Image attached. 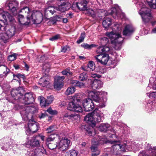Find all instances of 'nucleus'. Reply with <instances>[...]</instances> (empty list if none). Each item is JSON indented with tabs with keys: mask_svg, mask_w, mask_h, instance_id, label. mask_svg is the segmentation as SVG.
Masks as SVG:
<instances>
[{
	"mask_svg": "<svg viewBox=\"0 0 156 156\" xmlns=\"http://www.w3.org/2000/svg\"><path fill=\"white\" fill-rule=\"evenodd\" d=\"M55 138H57L58 139L59 138V136L55 134L51 135L46 139V143H49V142L53 141Z\"/></svg>",
	"mask_w": 156,
	"mask_h": 156,
	"instance_id": "31",
	"label": "nucleus"
},
{
	"mask_svg": "<svg viewBox=\"0 0 156 156\" xmlns=\"http://www.w3.org/2000/svg\"><path fill=\"white\" fill-rule=\"evenodd\" d=\"M112 23V20L110 18H105L102 22V25L104 27L106 28H108Z\"/></svg>",
	"mask_w": 156,
	"mask_h": 156,
	"instance_id": "30",
	"label": "nucleus"
},
{
	"mask_svg": "<svg viewBox=\"0 0 156 156\" xmlns=\"http://www.w3.org/2000/svg\"><path fill=\"white\" fill-rule=\"evenodd\" d=\"M78 81L76 80H71L70 83L73 86H77Z\"/></svg>",
	"mask_w": 156,
	"mask_h": 156,
	"instance_id": "60",
	"label": "nucleus"
},
{
	"mask_svg": "<svg viewBox=\"0 0 156 156\" xmlns=\"http://www.w3.org/2000/svg\"><path fill=\"white\" fill-rule=\"evenodd\" d=\"M119 112H114L112 116V121H116L117 120L118 117L119 116Z\"/></svg>",
	"mask_w": 156,
	"mask_h": 156,
	"instance_id": "45",
	"label": "nucleus"
},
{
	"mask_svg": "<svg viewBox=\"0 0 156 156\" xmlns=\"http://www.w3.org/2000/svg\"><path fill=\"white\" fill-rule=\"evenodd\" d=\"M98 129L101 132H105L107 131L110 130L112 133H115V130L108 123L101 124L99 127Z\"/></svg>",
	"mask_w": 156,
	"mask_h": 156,
	"instance_id": "22",
	"label": "nucleus"
},
{
	"mask_svg": "<svg viewBox=\"0 0 156 156\" xmlns=\"http://www.w3.org/2000/svg\"><path fill=\"white\" fill-rule=\"evenodd\" d=\"M98 2H99L100 5H105L108 4L112 3L111 0H98Z\"/></svg>",
	"mask_w": 156,
	"mask_h": 156,
	"instance_id": "37",
	"label": "nucleus"
},
{
	"mask_svg": "<svg viewBox=\"0 0 156 156\" xmlns=\"http://www.w3.org/2000/svg\"><path fill=\"white\" fill-rule=\"evenodd\" d=\"M58 1H64L62 2L60 5L58 7H56V10L61 12H64L68 10L71 8V4L68 2H66V0H57Z\"/></svg>",
	"mask_w": 156,
	"mask_h": 156,
	"instance_id": "15",
	"label": "nucleus"
},
{
	"mask_svg": "<svg viewBox=\"0 0 156 156\" xmlns=\"http://www.w3.org/2000/svg\"><path fill=\"white\" fill-rule=\"evenodd\" d=\"M121 30V27L119 25L115 24L112 27V31L106 33V35L110 39L112 43L114 45V48L116 50L120 49L121 44L123 40L119 33Z\"/></svg>",
	"mask_w": 156,
	"mask_h": 156,
	"instance_id": "3",
	"label": "nucleus"
},
{
	"mask_svg": "<svg viewBox=\"0 0 156 156\" xmlns=\"http://www.w3.org/2000/svg\"><path fill=\"white\" fill-rule=\"evenodd\" d=\"M54 86L55 88L57 90H59L63 86L62 82H55Z\"/></svg>",
	"mask_w": 156,
	"mask_h": 156,
	"instance_id": "39",
	"label": "nucleus"
},
{
	"mask_svg": "<svg viewBox=\"0 0 156 156\" xmlns=\"http://www.w3.org/2000/svg\"><path fill=\"white\" fill-rule=\"evenodd\" d=\"M84 86V84L83 83L78 81L77 87H78L80 88H82Z\"/></svg>",
	"mask_w": 156,
	"mask_h": 156,
	"instance_id": "63",
	"label": "nucleus"
},
{
	"mask_svg": "<svg viewBox=\"0 0 156 156\" xmlns=\"http://www.w3.org/2000/svg\"><path fill=\"white\" fill-rule=\"evenodd\" d=\"M108 39L106 37H104L101 39V42L103 44V46L107 45L108 43Z\"/></svg>",
	"mask_w": 156,
	"mask_h": 156,
	"instance_id": "46",
	"label": "nucleus"
},
{
	"mask_svg": "<svg viewBox=\"0 0 156 156\" xmlns=\"http://www.w3.org/2000/svg\"><path fill=\"white\" fill-rule=\"evenodd\" d=\"M75 90V89L73 87H69L68 88L65 92V94L66 95H69L73 93Z\"/></svg>",
	"mask_w": 156,
	"mask_h": 156,
	"instance_id": "35",
	"label": "nucleus"
},
{
	"mask_svg": "<svg viewBox=\"0 0 156 156\" xmlns=\"http://www.w3.org/2000/svg\"><path fill=\"white\" fill-rule=\"evenodd\" d=\"M9 13L6 12L0 13V32L5 31L9 33L10 27L7 21L9 20Z\"/></svg>",
	"mask_w": 156,
	"mask_h": 156,
	"instance_id": "7",
	"label": "nucleus"
},
{
	"mask_svg": "<svg viewBox=\"0 0 156 156\" xmlns=\"http://www.w3.org/2000/svg\"><path fill=\"white\" fill-rule=\"evenodd\" d=\"M48 79L49 76L48 75H45L40 79L39 83L43 87H45L49 83Z\"/></svg>",
	"mask_w": 156,
	"mask_h": 156,
	"instance_id": "26",
	"label": "nucleus"
},
{
	"mask_svg": "<svg viewBox=\"0 0 156 156\" xmlns=\"http://www.w3.org/2000/svg\"><path fill=\"white\" fill-rule=\"evenodd\" d=\"M59 37V35H57L50 38L49 40L52 41H54L57 39Z\"/></svg>",
	"mask_w": 156,
	"mask_h": 156,
	"instance_id": "62",
	"label": "nucleus"
},
{
	"mask_svg": "<svg viewBox=\"0 0 156 156\" xmlns=\"http://www.w3.org/2000/svg\"><path fill=\"white\" fill-rule=\"evenodd\" d=\"M58 141L56 142L57 147L60 150L63 151L69 148L71 145L70 140L67 138H61L59 136Z\"/></svg>",
	"mask_w": 156,
	"mask_h": 156,
	"instance_id": "10",
	"label": "nucleus"
},
{
	"mask_svg": "<svg viewBox=\"0 0 156 156\" xmlns=\"http://www.w3.org/2000/svg\"><path fill=\"white\" fill-rule=\"evenodd\" d=\"M38 109L36 105L34 106H25L20 109V113L24 121L29 120L28 123L29 129L26 131V133L27 135L31 133H34L36 132L38 129L39 125L37 123L32 120L31 121H30L33 117V114L36 112Z\"/></svg>",
	"mask_w": 156,
	"mask_h": 156,
	"instance_id": "2",
	"label": "nucleus"
},
{
	"mask_svg": "<svg viewBox=\"0 0 156 156\" xmlns=\"http://www.w3.org/2000/svg\"><path fill=\"white\" fill-rule=\"evenodd\" d=\"M147 1L151 8L153 9L156 8V0H147Z\"/></svg>",
	"mask_w": 156,
	"mask_h": 156,
	"instance_id": "34",
	"label": "nucleus"
},
{
	"mask_svg": "<svg viewBox=\"0 0 156 156\" xmlns=\"http://www.w3.org/2000/svg\"><path fill=\"white\" fill-rule=\"evenodd\" d=\"M79 95H76L73 98V101L69 102L68 105V109L70 111H73L77 112H82L83 109L78 104H75V103L80 102L81 101L79 98Z\"/></svg>",
	"mask_w": 156,
	"mask_h": 156,
	"instance_id": "9",
	"label": "nucleus"
},
{
	"mask_svg": "<svg viewBox=\"0 0 156 156\" xmlns=\"http://www.w3.org/2000/svg\"><path fill=\"white\" fill-rule=\"evenodd\" d=\"M9 143H7L6 144H5L2 147V148L3 150L7 151L8 150V149L9 148Z\"/></svg>",
	"mask_w": 156,
	"mask_h": 156,
	"instance_id": "58",
	"label": "nucleus"
},
{
	"mask_svg": "<svg viewBox=\"0 0 156 156\" xmlns=\"http://www.w3.org/2000/svg\"><path fill=\"white\" fill-rule=\"evenodd\" d=\"M16 77L17 78L19 79H20V78L24 79L25 78V76L24 75L18 73L16 75Z\"/></svg>",
	"mask_w": 156,
	"mask_h": 156,
	"instance_id": "61",
	"label": "nucleus"
},
{
	"mask_svg": "<svg viewBox=\"0 0 156 156\" xmlns=\"http://www.w3.org/2000/svg\"><path fill=\"white\" fill-rule=\"evenodd\" d=\"M103 10L99 9L98 11V13L101 12L100 16L101 17H103V15L106 14V12L108 13V14L112 15L113 17L116 18V17L119 18H123L124 17L125 15L124 14L122 13V14L119 12L118 9L115 7L112 8L110 10H108V11H104L103 12Z\"/></svg>",
	"mask_w": 156,
	"mask_h": 156,
	"instance_id": "12",
	"label": "nucleus"
},
{
	"mask_svg": "<svg viewBox=\"0 0 156 156\" xmlns=\"http://www.w3.org/2000/svg\"><path fill=\"white\" fill-rule=\"evenodd\" d=\"M18 56V54L10 52V61L15 60Z\"/></svg>",
	"mask_w": 156,
	"mask_h": 156,
	"instance_id": "44",
	"label": "nucleus"
},
{
	"mask_svg": "<svg viewBox=\"0 0 156 156\" xmlns=\"http://www.w3.org/2000/svg\"><path fill=\"white\" fill-rule=\"evenodd\" d=\"M23 92L21 88L12 90L11 94L12 98L25 105L32 104L34 101V97L32 93H26L23 96L22 94Z\"/></svg>",
	"mask_w": 156,
	"mask_h": 156,
	"instance_id": "4",
	"label": "nucleus"
},
{
	"mask_svg": "<svg viewBox=\"0 0 156 156\" xmlns=\"http://www.w3.org/2000/svg\"><path fill=\"white\" fill-rule=\"evenodd\" d=\"M148 96L151 98H156V92L147 93Z\"/></svg>",
	"mask_w": 156,
	"mask_h": 156,
	"instance_id": "48",
	"label": "nucleus"
},
{
	"mask_svg": "<svg viewBox=\"0 0 156 156\" xmlns=\"http://www.w3.org/2000/svg\"><path fill=\"white\" fill-rule=\"evenodd\" d=\"M46 152V150L43 148L41 149L37 148L34 151L33 150L31 152L27 151L25 156H43L42 155Z\"/></svg>",
	"mask_w": 156,
	"mask_h": 156,
	"instance_id": "16",
	"label": "nucleus"
},
{
	"mask_svg": "<svg viewBox=\"0 0 156 156\" xmlns=\"http://www.w3.org/2000/svg\"><path fill=\"white\" fill-rule=\"evenodd\" d=\"M104 47V52H108L112 54V52L109 48L106 45L103 46Z\"/></svg>",
	"mask_w": 156,
	"mask_h": 156,
	"instance_id": "56",
	"label": "nucleus"
},
{
	"mask_svg": "<svg viewBox=\"0 0 156 156\" xmlns=\"http://www.w3.org/2000/svg\"><path fill=\"white\" fill-rule=\"evenodd\" d=\"M9 33L7 32L4 33L0 34V42H3L4 43H6L9 41Z\"/></svg>",
	"mask_w": 156,
	"mask_h": 156,
	"instance_id": "27",
	"label": "nucleus"
},
{
	"mask_svg": "<svg viewBox=\"0 0 156 156\" xmlns=\"http://www.w3.org/2000/svg\"><path fill=\"white\" fill-rule=\"evenodd\" d=\"M47 115L46 112L44 113H41L39 114L38 115L39 118L40 119H43L46 116H47Z\"/></svg>",
	"mask_w": 156,
	"mask_h": 156,
	"instance_id": "59",
	"label": "nucleus"
},
{
	"mask_svg": "<svg viewBox=\"0 0 156 156\" xmlns=\"http://www.w3.org/2000/svg\"><path fill=\"white\" fill-rule=\"evenodd\" d=\"M39 145V141L35 137H33L31 139L27 138L26 142L24 144V145L28 147H37Z\"/></svg>",
	"mask_w": 156,
	"mask_h": 156,
	"instance_id": "13",
	"label": "nucleus"
},
{
	"mask_svg": "<svg viewBox=\"0 0 156 156\" xmlns=\"http://www.w3.org/2000/svg\"><path fill=\"white\" fill-rule=\"evenodd\" d=\"M84 120L87 122L90 123L92 127H94L95 124L94 117V112L86 115L84 117Z\"/></svg>",
	"mask_w": 156,
	"mask_h": 156,
	"instance_id": "20",
	"label": "nucleus"
},
{
	"mask_svg": "<svg viewBox=\"0 0 156 156\" xmlns=\"http://www.w3.org/2000/svg\"><path fill=\"white\" fill-rule=\"evenodd\" d=\"M139 5L140 7L141 6V8L138 11V13L142 17L143 21L145 23L149 22L153 18L151 9L143 6L142 3L139 4Z\"/></svg>",
	"mask_w": 156,
	"mask_h": 156,
	"instance_id": "8",
	"label": "nucleus"
},
{
	"mask_svg": "<svg viewBox=\"0 0 156 156\" xmlns=\"http://www.w3.org/2000/svg\"><path fill=\"white\" fill-rule=\"evenodd\" d=\"M62 73L63 75H66L68 76H71L73 75V73L70 70L67 69L62 71Z\"/></svg>",
	"mask_w": 156,
	"mask_h": 156,
	"instance_id": "40",
	"label": "nucleus"
},
{
	"mask_svg": "<svg viewBox=\"0 0 156 156\" xmlns=\"http://www.w3.org/2000/svg\"><path fill=\"white\" fill-rule=\"evenodd\" d=\"M69 119L72 121H79L80 119V116L76 114H72L70 115V116H69Z\"/></svg>",
	"mask_w": 156,
	"mask_h": 156,
	"instance_id": "32",
	"label": "nucleus"
},
{
	"mask_svg": "<svg viewBox=\"0 0 156 156\" xmlns=\"http://www.w3.org/2000/svg\"><path fill=\"white\" fill-rule=\"evenodd\" d=\"M90 76L91 77L94 78L96 77L99 78L101 76V75L94 73H91L90 74Z\"/></svg>",
	"mask_w": 156,
	"mask_h": 156,
	"instance_id": "54",
	"label": "nucleus"
},
{
	"mask_svg": "<svg viewBox=\"0 0 156 156\" xmlns=\"http://www.w3.org/2000/svg\"><path fill=\"white\" fill-rule=\"evenodd\" d=\"M94 121L96 125L97 122L102 121L104 119V115L102 112L98 110L97 109H95V110L94 111Z\"/></svg>",
	"mask_w": 156,
	"mask_h": 156,
	"instance_id": "21",
	"label": "nucleus"
},
{
	"mask_svg": "<svg viewBox=\"0 0 156 156\" xmlns=\"http://www.w3.org/2000/svg\"><path fill=\"white\" fill-rule=\"evenodd\" d=\"M96 52L97 53L101 54L102 53H104V46H100L98 47L96 50Z\"/></svg>",
	"mask_w": 156,
	"mask_h": 156,
	"instance_id": "50",
	"label": "nucleus"
},
{
	"mask_svg": "<svg viewBox=\"0 0 156 156\" xmlns=\"http://www.w3.org/2000/svg\"><path fill=\"white\" fill-rule=\"evenodd\" d=\"M147 149H148V151L140 152L138 156H156V147L152 148L149 145Z\"/></svg>",
	"mask_w": 156,
	"mask_h": 156,
	"instance_id": "14",
	"label": "nucleus"
},
{
	"mask_svg": "<svg viewBox=\"0 0 156 156\" xmlns=\"http://www.w3.org/2000/svg\"><path fill=\"white\" fill-rule=\"evenodd\" d=\"M17 20L19 23L22 25H27L30 23V19H27L24 18L21 15H19L17 17Z\"/></svg>",
	"mask_w": 156,
	"mask_h": 156,
	"instance_id": "24",
	"label": "nucleus"
},
{
	"mask_svg": "<svg viewBox=\"0 0 156 156\" xmlns=\"http://www.w3.org/2000/svg\"><path fill=\"white\" fill-rule=\"evenodd\" d=\"M82 69L84 71H90L93 70L95 68V65L94 62L90 61L87 65V66L82 67Z\"/></svg>",
	"mask_w": 156,
	"mask_h": 156,
	"instance_id": "28",
	"label": "nucleus"
},
{
	"mask_svg": "<svg viewBox=\"0 0 156 156\" xmlns=\"http://www.w3.org/2000/svg\"><path fill=\"white\" fill-rule=\"evenodd\" d=\"M111 143L114 144L111 149L113 151L114 154H118L117 152L119 151H126V149L129 151H131L133 150H137L136 146L133 144H131L129 143H122L117 142L115 141H112Z\"/></svg>",
	"mask_w": 156,
	"mask_h": 156,
	"instance_id": "5",
	"label": "nucleus"
},
{
	"mask_svg": "<svg viewBox=\"0 0 156 156\" xmlns=\"http://www.w3.org/2000/svg\"><path fill=\"white\" fill-rule=\"evenodd\" d=\"M54 126H50L48 127L46 129L48 133H50L54 130Z\"/></svg>",
	"mask_w": 156,
	"mask_h": 156,
	"instance_id": "57",
	"label": "nucleus"
},
{
	"mask_svg": "<svg viewBox=\"0 0 156 156\" xmlns=\"http://www.w3.org/2000/svg\"><path fill=\"white\" fill-rule=\"evenodd\" d=\"M70 50V47L68 46H62L61 51L65 53L69 51Z\"/></svg>",
	"mask_w": 156,
	"mask_h": 156,
	"instance_id": "49",
	"label": "nucleus"
},
{
	"mask_svg": "<svg viewBox=\"0 0 156 156\" xmlns=\"http://www.w3.org/2000/svg\"><path fill=\"white\" fill-rule=\"evenodd\" d=\"M46 144L49 148L51 150H53L57 147L56 145L50 143H47Z\"/></svg>",
	"mask_w": 156,
	"mask_h": 156,
	"instance_id": "51",
	"label": "nucleus"
},
{
	"mask_svg": "<svg viewBox=\"0 0 156 156\" xmlns=\"http://www.w3.org/2000/svg\"><path fill=\"white\" fill-rule=\"evenodd\" d=\"M10 25H11L12 27L11 28H12L13 29V33H14V31L16 29V27H15V23H16V21L14 18L13 17H11L10 16ZM13 34H14V33H13Z\"/></svg>",
	"mask_w": 156,
	"mask_h": 156,
	"instance_id": "36",
	"label": "nucleus"
},
{
	"mask_svg": "<svg viewBox=\"0 0 156 156\" xmlns=\"http://www.w3.org/2000/svg\"><path fill=\"white\" fill-rule=\"evenodd\" d=\"M78 153L76 150H71L66 153L64 156H77Z\"/></svg>",
	"mask_w": 156,
	"mask_h": 156,
	"instance_id": "33",
	"label": "nucleus"
},
{
	"mask_svg": "<svg viewBox=\"0 0 156 156\" xmlns=\"http://www.w3.org/2000/svg\"><path fill=\"white\" fill-rule=\"evenodd\" d=\"M17 7H12L10 8V15L12 14L13 16L16 15L17 13Z\"/></svg>",
	"mask_w": 156,
	"mask_h": 156,
	"instance_id": "43",
	"label": "nucleus"
},
{
	"mask_svg": "<svg viewBox=\"0 0 156 156\" xmlns=\"http://www.w3.org/2000/svg\"><path fill=\"white\" fill-rule=\"evenodd\" d=\"M38 99L40 101V104L41 106L46 107L52 102L54 98L51 96L47 97L46 99L44 97L40 96L38 97Z\"/></svg>",
	"mask_w": 156,
	"mask_h": 156,
	"instance_id": "17",
	"label": "nucleus"
},
{
	"mask_svg": "<svg viewBox=\"0 0 156 156\" xmlns=\"http://www.w3.org/2000/svg\"><path fill=\"white\" fill-rule=\"evenodd\" d=\"M91 85L94 90L99 89L102 86V83L99 80L95 79L93 81L90 80Z\"/></svg>",
	"mask_w": 156,
	"mask_h": 156,
	"instance_id": "25",
	"label": "nucleus"
},
{
	"mask_svg": "<svg viewBox=\"0 0 156 156\" xmlns=\"http://www.w3.org/2000/svg\"><path fill=\"white\" fill-rule=\"evenodd\" d=\"M65 77L64 76H56L55 79V82H62L63 80L64 79Z\"/></svg>",
	"mask_w": 156,
	"mask_h": 156,
	"instance_id": "47",
	"label": "nucleus"
},
{
	"mask_svg": "<svg viewBox=\"0 0 156 156\" xmlns=\"http://www.w3.org/2000/svg\"><path fill=\"white\" fill-rule=\"evenodd\" d=\"M85 37V34L84 33H82L81 34V35L79 38V39L77 40L76 42L78 44H80V43L83 41L84 38Z\"/></svg>",
	"mask_w": 156,
	"mask_h": 156,
	"instance_id": "41",
	"label": "nucleus"
},
{
	"mask_svg": "<svg viewBox=\"0 0 156 156\" xmlns=\"http://www.w3.org/2000/svg\"><path fill=\"white\" fill-rule=\"evenodd\" d=\"M21 12L27 14V18L30 19L34 24H39L42 20L43 15L39 11H34L31 13L29 8L26 7L22 9Z\"/></svg>",
	"mask_w": 156,
	"mask_h": 156,
	"instance_id": "6",
	"label": "nucleus"
},
{
	"mask_svg": "<svg viewBox=\"0 0 156 156\" xmlns=\"http://www.w3.org/2000/svg\"><path fill=\"white\" fill-rule=\"evenodd\" d=\"M51 9H50L49 12L51 13L52 14H53L55 12L54 10L55 9L56 10V7H55L54 6H51Z\"/></svg>",
	"mask_w": 156,
	"mask_h": 156,
	"instance_id": "64",
	"label": "nucleus"
},
{
	"mask_svg": "<svg viewBox=\"0 0 156 156\" xmlns=\"http://www.w3.org/2000/svg\"><path fill=\"white\" fill-rule=\"evenodd\" d=\"M101 136L97 135L92 140V144L94 145L91 147V150L93 152L92 154V156H97L100 154V150L98 149L96 145H99L102 143L101 142Z\"/></svg>",
	"mask_w": 156,
	"mask_h": 156,
	"instance_id": "11",
	"label": "nucleus"
},
{
	"mask_svg": "<svg viewBox=\"0 0 156 156\" xmlns=\"http://www.w3.org/2000/svg\"><path fill=\"white\" fill-rule=\"evenodd\" d=\"M134 30V28L131 25H127L125 27L123 32L124 35L129 36L132 34Z\"/></svg>",
	"mask_w": 156,
	"mask_h": 156,
	"instance_id": "23",
	"label": "nucleus"
},
{
	"mask_svg": "<svg viewBox=\"0 0 156 156\" xmlns=\"http://www.w3.org/2000/svg\"><path fill=\"white\" fill-rule=\"evenodd\" d=\"M87 77L86 73L84 72L80 74L79 76V79L81 81H84L87 80Z\"/></svg>",
	"mask_w": 156,
	"mask_h": 156,
	"instance_id": "38",
	"label": "nucleus"
},
{
	"mask_svg": "<svg viewBox=\"0 0 156 156\" xmlns=\"http://www.w3.org/2000/svg\"><path fill=\"white\" fill-rule=\"evenodd\" d=\"M88 13L92 17H94L97 13L92 9H90L88 11Z\"/></svg>",
	"mask_w": 156,
	"mask_h": 156,
	"instance_id": "55",
	"label": "nucleus"
},
{
	"mask_svg": "<svg viewBox=\"0 0 156 156\" xmlns=\"http://www.w3.org/2000/svg\"><path fill=\"white\" fill-rule=\"evenodd\" d=\"M93 44L89 45L86 43H84L81 45L82 47L86 49H90L93 47Z\"/></svg>",
	"mask_w": 156,
	"mask_h": 156,
	"instance_id": "52",
	"label": "nucleus"
},
{
	"mask_svg": "<svg viewBox=\"0 0 156 156\" xmlns=\"http://www.w3.org/2000/svg\"><path fill=\"white\" fill-rule=\"evenodd\" d=\"M6 67L4 65L0 66V77H2L5 75L9 71L8 69V71L7 70Z\"/></svg>",
	"mask_w": 156,
	"mask_h": 156,
	"instance_id": "29",
	"label": "nucleus"
},
{
	"mask_svg": "<svg viewBox=\"0 0 156 156\" xmlns=\"http://www.w3.org/2000/svg\"><path fill=\"white\" fill-rule=\"evenodd\" d=\"M97 61L102 64L105 65L109 59L108 55L107 54H100L94 56Z\"/></svg>",
	"mask_w": 156,
	"mask_h": 156,
	"instance_id": "18",
	"label": "nucleus"
},
{
	"mask_svg": "<svg viewBox=\"0 0 156 156\" xmlns=\"http://www.w3.org/2000/svg\"><path fill=\"white\" fill-rule=\"evenodd\" d=\"M47 112L51 115H55L57 113L56 110H53L52 109L49 108L47 110Z\"/></svg>",
	"mask_w": 156,
	"mask_h": 156,
	"instance_id": "53",
	"label": "nucleus"
},
{
	"mask_svg": "<svg viewBox=\"0 0 156 156\" xmlns=\"http://www.w3.org/2000/svg\"><path fill=\"white\" fill-rule=\"evenodd\" d=\"M18 2L15 0H10V8L12 7H18Z\"/></svg>",
	"mask_w": 156,
	"mask_h": 156,
	"instance_id": "42",
	"label": "nucleus"
},
{
	"mask_svg": "<svg viewBox=\"0 0 156 156\" xmlns=\"http://www.w3.org/2000/svg\"><path fill=\"white\" fill-rule=\"evenodd\" d=\"M88 1L87 0H83L80 2L76 3H74L72 6V9H74V8L77 7L80 10H85L87 9V4Z\"/></svg>",
	"mask_w": 156,
	"mask_h": 156,
	"instance_id": "19",
	"label": "nucleus"
},
{
	"mask_svg": "<svg viewBox=\"0 0 156 156\" xmlns=\"http://www.w3.org/2000/svg\"><path fill=\"white\" fill-rule=\"evenodd\" d=\"M88 98L83 101V105L86 112L91 111L96 105L101 108L104 107L105 105L101 98L105 96L107 93L103 91L94 92L90 91L87 92Z\"/></svg>",
	"mask_w": 156,
	"mask_h": 156,
	"instance_id": "1",
	"label": "nucleus"
}]
</instances>
